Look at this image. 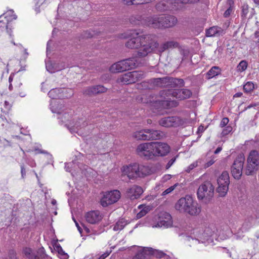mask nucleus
Returning a JSON list of instances; mask_svg holds the SVG:
<instances>
[{"label": "nucleus", "mask_w": 259, "mask_h": 259, "mask_svg": "<svg viewBox=\"0 0 259 259\" xmlns=\"http://www.w3.org/2000/svg\"><path fill=\"white\" fill-rule=\"evenodd\" d=\"M129 39L125 43V47L130 49H138L136 55L138 58H145L156 52L159 42L156 36L152 34L139 35L135 31L130 33Z\"/></svg>", "instance_id": "nucleus-1"}, {"label": "nucleus", "mask_w": 259, "mask_h": 259, "mask_svg": "<svg viewBox=\"0 0 259 259\" xmlns=\"http://www.w3.org/2000/svg\"><path fill=\"white\" fill-rule=\"evenodd\" d=\"M148 22L149 25L154 28H166L175 25L177 19L174 16L161 15L152 17Z\"/></svg>", "instance_id": "nucleus-2"}, {"label": "nucleus", "mask_w": 259, "mask_h": 259, "mask_svg": "<svg viewBox=\"0 0 259 259\" xmlns=\"http://www.w3.org/2000/svg\"><path fill=\"white\" fill-rule=\"evenodd\" d=\"M151 81L154 85L161 88H175L178 85H184V81L183 79L167 76L154 78L151 79Z\"/></svg>", "instance_id": "nucleus-3"}, {"label": "nucleus", "mask_w": 259, "mask_h": 259, "mask_svg": "<svg viewBox=\"0 0 259 259\" xmlns=\"http://www.w3.org/2000/svg\"><path fill=\"white\" fill-rule=\"evenodd\" d=\"M145 76L144 71H134L120 75L117 79V82L124 84H132L142 79Z\"/></svg>", "instance_id": "nucleus-4"}, {"label": "nucleus", "mask_w": 259, "mask_h": 259, "mask_svg": "<svg viewBox=\"0 0 259 259\" xmlns=\"http://www.w3.org/2000/svg\"><path fill=\"white\" fill-rule=\"evenodd\" d=\"M160 131L144 129L136 131L133 134V137L137 140H154L160 139L162 137Z\"/></svg>", "instance_id": "nucleus-5"}, {"label": "nucleus", "mask_w": 259, "mask_h": 259, "mask_svg": "<svg viewBox=\"0 0 259 259\" xmlns=\"http://www.w3.org/2000/svg\"><path fill=\"white\" fill-rule=\"evenodd\" d=\"M259 153L256 150H251L247 159V166L245 174L247 176L253 175L258 169Z\"/></svg>", "instance_id": "nucleus-6"}, {"label": "nucleus", "mask_w": 259, "mask_h": 259, "mask_svg": "<svg viewBox=\"0 0 259 259\" xmlns=\"http://www.w3.org/2000/svg\"><path fill=\"white\" fill-rule=\"evenodd\" d=\"M159 95L162 97L171 96L179 100H183L190 98L192 95V93L191 90L187 89H168L161 91Z\"/></svg>", "instance_id": "nucleus-7"}, {"label": "nucleus", "mask_w": 259, "mask_h": 259, "mask_svg": "<svg viewBox=\"0 0 259 259\" xmlns=\"http://www.w3.org/2000/svg\"><path fill=\"white\" fill-rule=\"evenodd\" d=\"M214 188L209 181H205L200 185L197 190V197L199 200L209 201L214 195Z\"/></svg>", "instance_id": "nucleus-8"}, {"label": "nucleus", "mask_w": 259, "mask_h": 259, "mask_svg": "<svg viewBox=\"0 0 259 259\" xmlns=\"http://www.w3.org/2000/svg\"><path fill=\"white\" fill-rule=\"evenodd\" d=\"M9 89L10 91L14 90L16 94L21 97L26 96V90L23 87H22V83L21 82L20 77H15L14 74L12 73L9 77Z\"/></svg>", "instance_id": "nucleus-9"}, {"label": "nucleus", "mask_w": 259, "mask_h": 259, "mask_svg": "<svg viewBox=\"0 0 259 259\" xmlns=\"http://www.w3.org/2000/svg\"><path fill=\"white\" fill-rule=\"evenodd\" d=\"M153 142L139 144L136 148L137 154L141 157L151 159L154 157Z\"/></svg>", "instance_id": "nucleus-10"}, {"label": "nucleus", "mask_w": 259, "mask_h": 259, "mask_svg": "<svg viewBox=\"0 0 259 259\" xmlns=\"http://www.w3.org/2000/svg\"><path fill=\"white\" fill-rule=\"evenodd\" d=\"M218 187L217 191L219 195L224 197L227 194L230 184V178L229 173L227 171H224L217 180Z\"/></svg>", "instance_id": "nucleus-11"}, {"label": "nucleus", "mask_w": 259, "mask_h": 259, "mask_svg": "<svg viewBox=\"0 0 259 259\" xmlns=\"http://www.w3.org/2000/svg\"><path fill=\"white\" fill-rule=\"evenodd\" d=\"M245 161L243 154H240L234 161L231 168L232 176L237 180L240 179L242 174V170Z\"/></svg>", "instance_id": "nucleus-12"}, {"label": "nucleus", "mask_w": 259, "mask_h": 259, "mask_svg": "<svg viewBox=\"0 0 259 259\" xmlns=\"http://www.w3.org/2000/svg\"><path fill=\"white\" fill-rule=\"evenodd\" d=\"M121 194L119 191L114 190L106 192L100 200V203L103 207L116 202L120 198Z\"/></svg>", "instance_id": "nucleus-13"}, {"label": "nucleus", "mask_w": 259, "mask_h": 259, "mask_svg": "<svg viewBox=\"0 0 259 259\" xmlns=\"http://www.w3.org/2000/svg\"><path fill=\"white\" fill-rule=\"evenodd\" d=\"M160 125L165 127H177L183 124L182 119L177 116L163 117L158 120Z\"/></svg>", "instance_id": "nucleus-14"}, {"label": "nucleus", "mask_w": 259, "mask_h": 259, "mask_svg": "<svg viewBox=\"0 0 259 259\" xmlns=\"http://www.w3.org/2000/svg\"><path fill=\"white\" fill-rule=\"evenodd\" d=\"M170 151V147L166 143L153 142L154 157L165 156L169 153Z\"/></svg>", "instance_id": "nucleus-15"}, {"label": "nucleus", "mask_w": 259, "mask_h": 259, "mask_svg": "<svg viewBox=\"0 0 259 259\" xmlns=\"http://www.w3.org/2000/svg\"><path fill=\"white\" fill-rule=\"evenodd\" d=\"M104 214L99 210H90L84 214L85 221L91 225H98L103 220Z\"/></svg>", "instance_id": "nucleus-16"}, {"label": "nucleus", "mask_w": 259, "mask_h": 259, "mask_svg": "<svg viewBox=\"0 0 259 259\" xmlns=\"http://www.w3.org/2000/svg\"><path fill=\"white\" fill-rule=\"evenodd\" d=\"M137 163L123 165L121 168V175L126 176L130 180H135L138 178Z\"/></svg>", "instance_id": "nucleus-17"}, {"label": "nucleus", "mask_w": 259, "mask_h": 259, "mask_svg": "<svg viewBox=\"0 0 259 259\" xmlns=\"http://www.w3.org/2000/svg\"><path fill=\"white\" fill-rule=\"evenodd\" d=\"M138 178H144L151 175L156 171V168L152 164H142L137 163Z\"/></svg>", "instance_id": "nucleus-18"}, {"label": "nucleus", "mask_w": 259, "mask_h": 259, "mask_svg": "<svg viewBox=\"0 0 259 259\" xmlns=\"http://www.w3.org/2000/svg\"><path fill=\"white\" fill-rule=\"evenodd\" d=\"M144 192L143 188L137 185H133L127 188L126 191V196L131 200L137 199Z\"/></svg>", "instance_id": "nucleus-19"}, {"label": "nucleus", "mask_w": 259, "mask_h": 259, "mask_svg": "<svg viewBox=\"0 0 259 259\" xmlns=\"http://www.w3.org/2000/svg\"><path fill=\"white\" fill-rule=\"evenodd\" d=\"M160 97L164 98V100H158L156 101L155 104L156 106H159V108L161 109H170L171 108L177 107L179 103L176 100H169V97L164 96L162 97L160 95Z\"/></svg>", "instance_id": "nucleus-20"}, {"label": "nucleus", "mask_w": 259, "mask_h": 259, "mask_svg": "<svg viewBox=\"0 0 259 259\" xmlns=\"http://www.w3.org/2000/svg\"><path fill=\"white\" fill-rule=\"evenodd\" d=\"M67 90L62 89H53L48 93V96L52 99L68 98L71 96L72 93L66 94Z\"/></svg>", "instance_id": "nucleus-21"}, {"label": "nucleus", "mask_w": 259, "mask_h": 259, "mask_svg": "<svg viewBox=\"0 0 259 259\" xmlns=\"http://www.w3.org/2000/svg\"><path fill=\"white\" fill-rule=\"evenodd\" d=\"M192 197L190 195H186L185 197L181 198L175 204V208L181 212L184 213Z\"/></svg>", "instance_id": "nucleus-22"}, {"label": "nucleus", "mask_w": 259, "mask_h": 259, "mask_svg": "<svg viewBox=\"0 0 259 259\" xmlns=\"http://www.w3.org/2000/svg\"><path fill=\"white\" fill-rule=\"evenodd\" d=\"M190 204L188 205L184 213H187L191 215H197L201 212V206L193 198L190 201Z\"/></svg>", "instance_id": "nucleus-23"}, {"label": "nucleus", "mask_w": 259, "mask_h": 259, "mask_svg": "<svg viewBox=\"0 0 259 259\" xmlns=\"http://www.w3.org/2000/svg\"><path fill=\"white\" fill-rule=\"evenodd\" d=\"M180 47L179 44L175 41H168L162 44L160 47L156 50V52L158 53H162L165 50L169 49L177 48Z\"/></svg>", "instance_id": "nucleus-24"}, {"label": "nucleus", "mask_w": 259, "mask_h": 259, "mask_svg": "<svg viewBox=\"0 0 259 259\" xmlns=\"http://www.w3.org/2000/svg\"><path fill=\"white\" fill-rule=\"evenodd\" d=\"M107 90V89L103 85H97L87 88L84 91V94L88 95H91L92 94L105 93Z\"/></svg>", "instance_id": "nucleus-25"}, {"label": "nucleus", "mask_w": 259, "mask_h": 259, "mask_svg": "<svg viewBox=\"0 0 259 259\" xmlns=\"http://www.w3.org/2000/svg\"><path fill=\"white\" fill-rule=\"evenodd\" d=\"M137 55L125 60H123L125 70H130L136 67L138 65Z\"/></svg>", "instance_id": "nucleus-26"}, {"label": "nucleus", "mask_w": 259, "mask_h": 259, "mask_svg": "<svg viewBox=\"0 0 259 259\" xmlns=\"http://www.w3.org/2000/svg\"><path fill=\"white\" fill-rule=\"evenodd\" d=\"M3 17L4 20H7V23L12 27L13 22L17 19V16L12 10L7 11L6 13L1 16Z\"/></svg>", "instance_id": "nucleus-27"}, {"label": "nucleus", "mask_w": 259, "mask_h": 259, "mask_svg": "<svg viewBox=\"0 0 259 259\" xmlns=\"http://www.w3.org/2000/svg\"><path fill=\"white\" fill-rule=\"evenodd\" d=\"M112 73H117L126 71L123 60L113 64L109 68Z\"/></svg>", "instance_id": "nucleus-28"}, {"label": "nucleus", "mask_w": 259, "mask_h": 259, "mask_svg": "<svg viewBox=\"0 0 259 259\" xmlns=\"http://www.w3.org/2000/svg\"><path fill=\"white\" fill-rule=\"evenodd\" d=\"M222 29L218 26H213L206 30V36L207 37H212L219 34Z\"/></svg>", "instance_id": "nucleus-29"}, {"label": "nucleus", "mask_w": 259, "mask_h": 259, "mask_svg": "<svg viewBox=\"0 0 259 259\" xmlns=\"http://www.w3.org/2000/svg\"><path fill=\"white\" fill-rule=\"evenodd\" d=\"M221 69L217 66H213L207 72L206 77L210 79L221 73Z\"/></svg>", "instance_id": "nucleus-30"}, {"label": "nucleus", "mask_w": 259, "mask_h": 259, "mask_svg": "<svg viewBox=\"0 0 259 259\" xmlns=\"http://www.w3.org/2000/svg\"><path fill=\"white\" fill-rule=\"evenodd\" d=\"M138 208L141 210L137 214V218L140 219L145 216L150 210V206H146L144 204H141L138 206Z\"/></svg>", "instance_id": "nucleus-31"}, {"label": "nucleus", "mask_w": 259, "mask_h": 259, "mask_svg": "<svg viewBox=\"0 0 259 259\" xmlns=\"http://www.w3.org/2000/svg\"><path fill=\"white\" fill-rule=\"evenodd\" d=\"M22 253L24 254V255L28 259L35 258V252H34L30 247H24L22 250Z\"/></svg>", "instance_id": "nucleus-32"}, {"label": "nucleus", "mask_w": 259, "mask_h": 259, "mask_svg": "<svg viewBox=\"0 0 259 259\" xmlns=\"http://www.w3.org/2000/svg\"><path fill=\"white\" fill-rule=\"evenodd\" d=\"M142 17L140 15H133L129 19L130 23L133 25H139L142 21Z\"/></svg>", "instance_id": "nucleus-33"}, {"label": "nucleus", "mask_w": 259, "mask_h": 259, "mask_svg": "<svg viewBox=\"0 0 259 259\" xmlns=\"http://www.w3.org/2000/svg\"><path fill=\"white\" fill-rule=\"evenodd\" d=\"M47 255L46 254L44 248L39 249L35 254L34 259H47Z\"/></svg>", "instance_id": "nucleus-34"}, {"label": "nucleus", "mask_w": 259, "mask_h": 259, "mask_svg": "<svg viewBox=\"0 0 259 259\" xmlns=\"http://www.w3.org/2000/svg\"><path fill=\"white\" fill-rule=\"evenodd\" d=\"M254 89V84L252 81H247L243 85V90L245 93H250Z\"/></svg>", "instance_id": "nucleus-35"}, {"label": "nucleus", "mask_w": 259, "mask_h": 259, "mask_svg": "<svg viewBox=\"0 0 259 259\" xmlns=\"http://www.w3.org/2000/svg\"><path fill=\"white\" fill-rule=\"evenodd\" d=\"M248 66V63L245 60H242L240 62L237 66V70L238 72H243L245 71Z\"/></svg>", "instance_id": "nucleus-36"}, {"label": "nucleus", "mask_w": 259, "mask_h": 259, "mask_svg": "<svg viewBox=\"0 0 259 259\" xmlns=\"http://www.w3.org/2000/svg\"><path fill=\"white\" fill-rule=\"evenodd\" d=\"M249 12V6L247 4H243L241 7V16L243 18H246L247 15Z\"/></svg>", "instance_id": "nucleus-37"}, {"label": "nucleus", "mask_w": 259, "mask_h": 259, "mask_svg": "<svg viewBox=\"0 0 259 259\" xmlns=\"http://www.w3.org/2000/svg\"><path fill=\"white\" fill-rule=\"evenodd\" d=\"M125 225V223L124 221L122 220H119L116 222L113 227V230L115 231H117L119 230H121L124 227Z\"/></svg>", "instance_id": "nucleus-38"}, {"label": "nucleus", "mask_w": 259, "mask_h": 259, "mask_svg": "<svg viewBox=\"0 0 259 259\" xmlns=\"http://www.w3.org/2000/svg\"><path fill=\"white\" fill-rule=\"evenodd\" d=\"M148 254H147L145 250L138 252L133 259H148Z\"/></svg>", "instance_id": "nucleus-39"}, {"label": "nucleus", "mask_w": 259, "mask_h": 259, "mask_svg": "<svg viewBox=\"0 0 259 259\" xmlns=\"http://www.w3.org/2000/svg\"><path fill=\"white\" fill-rule=\"evenodd\" d=\"M157 9L160 11H166L168 10L166 2H161L157 5Z\"/></svg>", "instance_id": "nucleus-40"}, {"label": "nucleus", "mask_w": 259, "mask_h": 259, "mask_svg": "<svg viewBox=\"0 0 259 259\" xmlns=\"http://www.w3.org/2000/svg\"><path fill=\"white\" fill-rule=\"evenodd\" d=\"M178 183H176L174 185L169 187L168 188L166 189L165 190H164L162 193V196H165L167 194H169L170 193H171L172 191H173L175 188H176L177 186H178Z\"/></svg>", "instance_id": "nucleus-41"}, {"label": "nucleus", "mask_w": 259, "mask_h": 259, "mask_svg": "<svg viewBox=\"0 0 259 259\" xmlns=\"http://www.w3.org/2000/svg\"><path fill=\"white\" fill-rule=\"evenodd\" d=\"M215 228L213 226L206 228L204 230V233H205L208 236H211L213 235L214 232Z\"/></svg>", "instance_id": "nucleus-42"}, {"label": "nucleus", "mask_w": 259, "mask_h": 259, "mask_svg": "<svg viewBox=\"0 0 259 259\" xmlns=\"http://www.w3.org/2000/svg\"><path fill=\"white\" fill-rule=\"evenodd\" d=\"M122 3L127 6L139 5V0H122Z\"/></svg>", "instance_id": "nucleus-43"}, {"label": "nucleus", "mask_w": 259, "mask_h": 259, "mask_svg": "<svg viewBox=\"0 0 259 259\" xmlns=\"http://www.w3.org/2000/svg\"><path fill=\"white\" fill-rule=\"evenodd\" d=\"M2 259H18L16 252L14 250H11L9 251L8 256Z\"/></svg>", "instance_id": "nucleus-44"}, {"label": "nucleus", "mask_w": 259, "mask_h": 259, "mask_svg": "<svg viewBox=\"0 0 259 259\" xmlns=\"http://www.w3.org/2000/svg\"><path fill=\"white\" fill-rule=\"evenodd\" d=\"M232 127L231 126H226L222 132L221 135L222 136H225L228 135L232 131Z\"/></svg>", "instance_id": "nucleus-45"}, {"label": "nucleus", "mask_w": 259, "mask_h": 259, "mask_svg": "<svg viewBox=\"0 0 259 259\" xmlns=\"http://www.w3.org/2000/svg\"><path fill=\"white\" fill-rule=\"evenodd\" d=\"M198 166L197 161H195L189 165L186 168V171L188 173H189L192 169Z\"/></svg>", "instance_id": "nucleus-46"}, {"label": "nucleus", "mask_w": 259, "mask_h": 259, "mask_svg": "<svg viewBox=\"0 0 259 259\" xmlns=\"http://www.w3.org/2000/svg\"><path fill=\"white\" fill-rule=\"evenodd\" d=\"M229 121V120L228 117H224L220 122V126L221 127H224L226 126L228 124Z\"/></svg>", "instance_id": "nucleus-47"}, {"label": "nucleus", "mask_w": 259, "mask_h": 259, "mask_svg": "<svg viewBox=\"0 0 259 259\" xmlns=\"http://www.w3.org/2000/svg\"><path fill=\"white\" fill-rule=\"evenodd\" d=\"M13 104V101H11V102H10L8 101H5V103H4V107L6 109L9 110L11 109Z\"/></svg>", "instance_id": "nucleus-48"}, {"label": "nucleus", "mask_w": 259, "mask_h": 259, "mask_svg": "<svg viewBox=\"0 0 259 259\" xmlns=\"http://www.w3.org/2000/svg\"><path fill=\"white\" fill-rule=\"evenodd\" d=\"M110 253H111V251H107L105 252H104L103 254H102L101 255H100L98 259H105L109 255Z\"/></svg>", "instance_id": "nucleus-49"}, {"label": "nucleus", "mask_w": 259, "mask_h": 259, "mask_svg": "<svg viewBox=\"0 0 259 259\" xmlns=\"http://www.w3.org/2000/svg\"><path fill=\"white\" fill-rule=\"evenodd\" d=\"M232 11V9L231 7H230L227 10L225 11L224 14V16L225 17H228L230 16L231 12Z\"/></svg>", "instance_id": "nucleus-50"}, {"label": "nucleus", "mask_w": 259, "mask_h": 259, "mask_svg": "<svg viewBox=\"0 0 259 259\" xmlns=\"http://www.w3.org/2000/svg\"><path fill=\"white\" fill-rule=\"evenodd\" d=\"M214 162L215 161L213 159H210L205 164L204 167L205 168H207L212 165L214 163Z\"/></svg>", "instance_id": "nucleus-51"}, {"label": "nucleus", "mask_w": 259, "mask_h": 259, "mask_svg": "<svg viewBox=\"0 0 259 259\" xmlns=\"http://www.w3.org/2000/svg\"><path fill=\"white\" fill-rule=\"evenodd\" d=\"M97 35H98L97 32L95 33V31H94L93 34H91L90 32H89V33L85 32V36L87 37H93Z\"/></svg>", "instance_id": "nucleus-52"}, {"label": "nucleus", "mask_w": 259, "mask_h": 259, "mask_svg": "<svg viewBox=\"0 0 259 259\" xmlns=\"http://www.w3.org/2000/svg\"><path fill=\"white\" fill-rule=\"evenodd\" d=\"M57 251L58 253L60 254H63L64 253V251H63L61 246L59 245L56 247Z\"/></svg>", "instance_id": "nucleus-53"}, {"label": "nucleus", "mask_w": 259, "mask_h": 259, "mask_svg": "<svg viewBox=\"0 0 259 259\" xmlns=\"http://www.w3.org/2000/svg\"><path fill=\"white\" fill-rule=\"evenodd\" d=\"M204 126L203 125H201L198 127L197 132L198 133H202L204 132Z\"/></svg>", "instance_id": "nucleus-54"}, {"label": "nucleus", "mask_w": 259, "mask_h": 259, "mask_svg": "<svg viewBox=\"0 0 259 259\" xmlns=\"http://www.w3.org/2000/svg\"><path fill=\"white\" fill-rule=\"evenodd\" d=\"M21 172L22 177H24V176L25 175V174H26V171H25V169L23 166H21Z\"/></svg>", "instance_id": "nucleus-55"}, {"label": "nucleus", "mask_w": 259, "mask_h": 259, "mask_svg": "<svg viewBox=\"0 0 259 259\" xmlns=\"http://www.w3.org/2000/svg\"><path fill=\"white\" fill-rule=\"evenodd\" d=\"M222 147H219L215 149V150L214 152V153L215 154H218L220 152H221L222 151Z\"/></svg>", "instance_id": "nucleus-56"}, {"label": "nucleus", "mask_w": 259, "mask_h": 259, "mask_svg": "<svg viewBox=\"0 0 259 259\" xmlns=\"http://www.w3.org/2000/svg\"><path fill=\"white\" fill-rule=\"evenodd\" d=\"M242 95V93L241 92L237 93L234 95V97H241Z\"/></svg>", "instance_id": "nucleus-57"}, {"label": "nucleus", "mask_w": 259, "mask_h": 259, "mask_svg": "<svg viewBox=\"0 0 259 259\" xmlns=\"http://www.w3.org/2000/svg\"><path fill=\"white\" fill-rule=\"evenodd\" d=\"M74 222L75 223L76 226L77 227L78 230L80 232L81 229L80 227V226H79V224H78V223L76 221H75L74 220Z\"/></svg>", "instance_id": "nucleus-58"}, {"label": "nucleus", "mask_w": 259, "mask_h": 259, "mask_svg": "<svg viewBox=\"0 0 259 259\" xmlns=\"http://www.w3.org/2000/svg\"><path fill=\"white\" fill-rule=\"evenodd\" d=\"M175 161V159H171L167 163L168 165H171L173 162Z\"/></svg>", "instance_id": "nucleus-59"}, {"label": "nucleus", "mask_w": 259, "mask_h": 259, "mask_svg": "<svg viewBox=\"0 0 259 259\" xmlns=\"http://www.w3.org/2000/svg\"><path fill=\"white\" fill-rule=\"evenodd\" d=\"M145 199L148 200H150L151 199H153V197L152 196H148L145 197Z\"/></svg>", "instance_id": "nucleus-60"}, {"label": "nucleus", "mask_w": 259, "mask_h": 259, "mask_svg": "<svg viewBox=\"0 0 259 259\" xmlns=\"http://www.w3.org/2000/svg\"><path fill=\"white\" fill-rule=\"evenodd\" d=\"M253 2L257 6L259 5V0H253Z\"/></svg>", "instance_id": "nucleus-61"}, {"label": "nucleus", "mask_w": 259, "mask_h": 259, "mask_svg": "<svg viewBox=\"0 0 259 259\" xmlns=\"http://www.w3.org/2000/svg\"><path fill=\"white\" fill-rule=\"evenodd\" d=\"M147 121L148 124H151L152 123V120L151 119H148Z\"/></svg>", "instance_id": "nucleus-62"}, {"label": "nucleus", "mask_w": 259, "mask_h": 259, "mask_svg": "<svg viewBox=\"0 0 259 259\" xmlns=\"http://www.w3.org/2000/svg\"><path fill=\"white\" fill-rule=\"evenodd\" d=\"M85 231L87 233H89L90 232V229H88V228H87V229H85Z\"/></svg>", "instance_id": "nucleus-63"}]
</instances>
